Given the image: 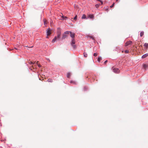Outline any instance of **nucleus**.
Masks as SVG:
<instances>
[{
	"mask_svg": "<svg viewBox=\"0 0 148 148\" xmlns=\"http://www.w3.org/2000/svg\"><path fill=\"white\" fill-rule=\"evenodd\" d=\"M119 0H116V2H118Z\"/></svg>",
	"mask_w": 148,
	"mask_h": 148,
	"instance_id": "nucleus-33",
	"label": "nucleus"
},
{
	"mask_svg": "<svg viewBox=\"0 0 148 148\" xmlns=\"http://www.w3.org/2000/svg\"><path fill=\"white\" fill-rule=\"evenodd\" d=\"M38 61H37L36 63V64L39 67H40L41 66V65H40V64H39L38 63Z\"/></svg>",
	"mask_w": 148,
	"mask_h": 148,
	"instance_id": "nucleus-17",
	"label": "nucleus"
},
{
	"mask_svg": "<svg viewBox=\"0 0 148 148\" xmlns=\"http://www.w3.org/2000/svg\"><path fill=\"white\" fill-rule=\"evenodd\" d=\"M105 10L107 12H108V8H105Z\"/></svg>",
	"mask_w": 148,
	"mask_h": 148,
	"instance_id": "nucleus-28",
	"label": "nucleus"
},
{
	"mask_svg": "<svg viewBox=\"0 0 148 148\" xmlns=\"http://www.w3.org/2000/svg\"><path fill=\"white\" fill-rule=\"evenodd\" d=\"M44 24L45 25L47 24V21L46 19H44Z\"/></svg>",
	"mask_w": 148,
	"mask_h": 148,
	"instance_id": "nucleus-21",
	"label": "nucleus"
},
{
	"mask_svg": "<svg viewBox=\"0 0 148 148\" xmlns=\"http://www.w3.org/2000/svg\"><path fill=\"white\" fill-rule=\"evenodd\" d=\"M97 53H94L93 56H97Z\"/></svg>",
	"mask_w": 148,
	"mask_h": 148,
	"instance_id": "nucleus-24",
	"label": "nucleus"
},
{
	"mask_svg": "<svg viewBox=\"0 0 148 148\" xmlns=\"http://www.w3.org/2000/svg\"><path fill=\"white\" fill-rule=\"evenodd\" d=\"M71 75V74L70 73H68L67 74V77L68 78H70Z\"/></svg>",
	"mask_w": 148,
	"mask_h": 148,
	"instance_id": "nucleus-10",
	"label": "nucleus"
},
{
	"mask_svg": "<svg viewBox=\"0 0 148 148\" xmlns=\"http://www.w3.org/2000/svg\"><path fill=\"white\" fill-rule=\"evenodd\" d=\"M35 63V62H34V63H33V62H32L31 61H30V62H29V63L30 64H34V63Z\"/></svg>",
	"mask_w": 148,
	"mask_h": 148,
	"instance_id": "nucleus-23",
	"label": "nucleus"
},
{
	"mask_svg": "<svg viewBox=\"0 0 148 148\" xmlns=\"http://www.w3.org/2000/svg\"><path fill=\"white\" fill-rule=\"evenodd\" d=\"M75 40L74 38H72L71 45L73 48L74 49H75L76 48V45H75Z\"/></svg>",
	"mask_w": 148,
	"mask_h": 148,
	"instance_id": "nucleus-2",
	"label": "nucleus"
},
{
	"mask_svg": "<svg viewBox=\"0 0 148 148\" xmlns=\"http://www.w3.org/2000/svg\"><path fill=\"white\" fill-rule=\"evenodd\" d=\"M84 56L85 57H86L87 56V54L86 53L84 52Z\"/></svg>",
	"mask_w": 148,
	"mask_h": 148,
	"instance_id": "nucleus-20",
	"label": "nucleus"
},
{
	"mask_svg": "<svg viewBox=\"0 0 148 148\" xmlns=\"http://www.w3.org/2000/svg\"><path fill=\"white\" fill-rule=\"evenodd\" d=\"M144 32H140V35L141 37L143 36L144 35Z\"/></svg>",
	"mask_w": 148,
	"mask_h": 148,
	"instance_id": "nucleus-12",
	"label": "nucleus"
},
{
	"mask_svg": "<svg viewBox=\"0 0 148 148\" xmlns=\"http://www.w3.org/2000/svg\"><path fill=\"white\" fill-rule=\"evenodd\" d=\"M77 16L76 15L75 17L73 19L75 20H76L77 19Z\"/></svg>",
	"mask_w": 148,
	"mask_h": 148,
	"instance_id": "nucleus-25",
	"label": "nucleus"
},
{
	"mask_svg": "<svg viewBox=\"0 0 148 148\" xmlns=\"http://www.w3.org/2000/svg\"><path fill=\"white\" fill-rule=\"evenodd\" d=\"M100 5V4H97L95 5V7L96 8H98L99 7V5Z\"/></svg>",
	"mask_w": 148,
	"mask_h": 148,
	"instance_id": "nucleus-18",
	"label": "nucleus"
},
{
	"mask_svg": "<svg viewBox=\"0 0 148 148\" xmlns=\"http://www.w3.org/2000/svg\"><path fill=\"white\" fill-rule=\"evenodd\" d=\"M143 66L144 68L145 69H146L147 68V67H148V65L147 64H143Z\"/></svg>",
	"mask_w": 148,
	"mask_h": 148,
	"instance_id": "nucleus-9",
	"label": "nucleus"
},
{
	"mask_svg": "<svg viewBox=\"0 0 148 148\" xmlns=\"http://www.w3.org/2000/svg\"><path fill=\"white\" fill-rule=\"evenodd\" d=\"M70 83H73V84H75V82H73V81H71Z\"/></svg>",
	"mask_w": 148,
	"mask_h": 148,
	"instance_id": "nucleus-31",
	"label": "nucleus"
},
{
	"mask_svg": "<svg viewBox=\"0 0 148 148\" xmlns=\"http://www.w3.org/2000/svg\"><path fill=\"white\" fill-rule=\"evenodd\" d=\"M88 37H89L90 38L92 39L93 40H95L94 38L92 36H89Z\"/></svg>",
	"mask_w": 148,
	"mask_h": 148,
	"instance_id": "nucleus-22",
	"label": "nucleus"
},
{
	"mask_svg": "<svg viewBox=\"0 0 148 148\" xmlns=\"http://www.w3.org/2000/svg\"><path fill=\"white\" fill-rule=\"evenodd\" d=\"M62 17L63 18V19H65L67 18L66 17L64 16H62Z\"/></svg>",
	"mask_w": 148,
	"mask_h": 148,
	"instance_id": "nucleus-27",
	"label": "nucleus"
},
{
	"mask_svg": "<svg viewBox=\"0 0 148 148\" xmlns=\"http://www.w3.org/2000/svg\"><path fill=\"white\" fill-rule=\"evenodd\" d=\"M71 32V31H66L64 32V34H65L66 35V34H70Z\"/></svg>",
	"mask_w": 148,
	"mask_h": 148,
	"instance_id": "nucleus-11",
	"label": "nucleus"
},
{
	"mask_svg": "<svg viewBox=\"0 0 148 148\" xmlns=\"http://www.w3.org/2000/svg\"><path fill=\"white\" fill-rule=\"evenodd\" d=\"M61 34V32L60 31H58L57 32V36H55L54 38L53 39L52 41V42H54L58 38H60V36Z\"/></svg>",
	"mask_w": 148,
	"mask_h": 148,
	"instance_id": "nucleus-1",
	"label": "nucleus"
},
{
	"mask_svg": "<svg viewBox=\"0 0 148 148\" xmlns=\"http://www.w3.org/2000/svg\"><path fill=\"white\" fill-rule=\"evenodd\" d=\"M108 62V60H106V61H105V62H104V63L105 64H106V63Z\"/></svg>",
	"mask_w": 148,
	"mask_h": 148,
	"instance_id": "nucleus-32",
	"label": "nucleus"
},
{
	"mask_svg": "<svg viewBox=\"0 0 148 148\" xmlns=\"http://www.w3.org/2000/svg\"><path fill=\"white\" fill-rule=\"evenodd\" d=\"M86 18V16L85 14H83L82 17V19H84Z\"/></svg>",
	"mask_w": 148,
	"mask_h": 148,
	"instance_id": "nucleus-16",
	"label": "nucleus"
},
{
	"mask_svg": "<svg viewBox=\"0 0 148 148\" xmlns=\"http://www.w3.org/2000/svg\"><path fill=\"white\" fill-rule=\"evenodd\" d=\"M148 46V43H145L144 44V46L146 47L147 48Z\"/></svg>",
	"mask_w": 148,
	"mask_h": 148,
	"instance_id": "nucleus-19",
	"label": "nucleus"
},
{
	"mask_svg": "<svg viewBox=\"0 0 148 148\" xmlns=\"http://www.w3.org/2000/svg\"><path fill=\"white\" fill-rule=\"evenodd\" d=\"M102 59V58H101L100 57H98V59H97V60L99 62H100L101 60Z\"/></svg>",
	"mask_w": 148,
	"mask_h": 148,
	"instance_id": "nucleus-14",
	"label": "nucleus"
},
{
	"mask_svg": "<svg viewBox=\"0 0 148 148\" xmlns=\"http://www.w3.org/2000/svg\"><path fill=\"white\" fill-rule=\"evenodd\" d=\"M129 51L128 50H125V52L126 53H129Z\"/></svg>",
	"mask_w": 148,
	"mask_h": 148,
	"instance_id": "nucleus-29",
	"label": "nucleus"
},
{
	"mask_svg": "<svg viewBox=\"0 0 148 148\" xmlns=\"http://www.w3.org/2000/svg\"><path fill=\"white\" fill-rule=\"evenodd\" d=\"M89 17L91 18H92L94 17V15H90L89 16Z\"/></svg>",
	"mask_w": 148,
	"mask_h": 148,
	"instance_id": "nucleus-13",
	"label": "nucleus"
},
{
	"mask_svg": "<svg viewBox=\"0 0 148 148\" xmlns=\"http://www.w3.org/2000/svg\"><path fill=\"white\" fill-rule=\"evenodd\" d=\"M70 36L72 38H74L75 37V34L71 32L70 33Z\"/></svg>",
	"mask_w": 148,
	"mask_h": 148,
	"instance_id": "nucleus-6",
	"label": "nucleus"
},
{
	"mask_svg": "<svg viewBox=\"0 0 148 148\" xmlns=\"http://www.w3.org/2000/svg\"><path fill=\"white\" fill-rule=\"evenodd\" d=\"M114 3H113V4H112V5L110 6V7L111 8H113V7H114Z\"/></svg>",
	"mask_w": 148,
	"mask_h": 148,
	"instance_id": "nucleus-26",
	"label": "nucleus"
},
{
	"mask_svg": "<svg viewBox=\"0 0 148 148\" xmlns=\"http://www.w3.org/2000/svg\"><path fill=\"white\" fill-rule=\"evenodd\" d=\"M132 41H127L126 42V43H125V46H127L129 45H131L132 44Z\"/></svg>",
	"mask_w": 148,
	"mask_h": 148,
	"instance_id": "nucleus-5",
	"label": "nucleus"
},
{
	"mask_svg": "<svg viewBox=\"0 0 148 148\" xmlns=\"http://www.w3.org/2000/svg\"><path fill=\"white\" fill-rule=\"evenodd\" d=\"M47 38H48V36L51 34V30L49 28L47 29Z\"/></svg>",
	"mask_w": 148,
	"mask_h": 148,
	"instance_id": "nucleus-3",
	"label": "nucleus"
},
{
	"mask_svg": "<svg viewBox=\"0 0 148 148\" xmlns=\"http://www.w3.org/2000/svg\"><path fill=\"white\" fill-rule=\"evenodd\" d=\"M147 56H148V54L147 53L143 55L142 56V58H146V57H147Z\"/></svg>",
	"mask_w": 148,
	"mask_h": 148,
	"instance_id": "nucleus-7",
	"label": "nucleus"
},
{
	"mask_svg": "<svg viewBox=\"0 0 148 148\" xmlns=\"http://www.w3.org/2000/svg\"><path fill=\"white\" fill-rule=\"evenodd\" d=\"M113 71L116 73H119L120 72V70L118 69L112 68Z\"/></svg>",
	"mask_w": 148,
	"mask_h": 148,
	"instance_id": "nucleus-4",
	"label": "nucleus"
},
{
	"mask_svg": "<svg viewBox=\"0 0 148 148\" xmlns=\"http://www.w3.org/2000/svg\"><path fill=\"white\" fill-rule=\"evenodd\" d=\"M47 81L49 82H53V80L51 79H49Z\"/></svg>",
	"mask_w": 148,
	"mask_h": 148,
	"instance_id": "nucleus-15",
	"label": "nucleus"
},
{
	"mask_svg": "<svg viewBox=\"0 0 148 148\" xmlns=\"http://www.w3.org/2000/svg\"><path fill=\"white\" fill-rule=\"evenodd\" d=\"M67 37V36L65 34H63V36H62V39H64L65 38Z\"/></svg>",
	"mask_w": 148,
	"mask_h": 148,
	"instance_id": "nucleus-8",
	"label": "nucleus"
},
{
	"mask_svg": "<svg viewBox=\"0 0 148 148\" xmlns=\"http://www.w3.org/2000/svg\"><path fill=\"white\" fill-rule=\"evenodd\" d=\"M97 1H100L101 3V4L102 5L103 4V2L102 1H101V0H97Z\"/></svg>",
	"mask_w": 148,
	"mask_h": 148,
	"instance_id": "nucleus-30",
	"label": "nucleus"
}]
</instances>
